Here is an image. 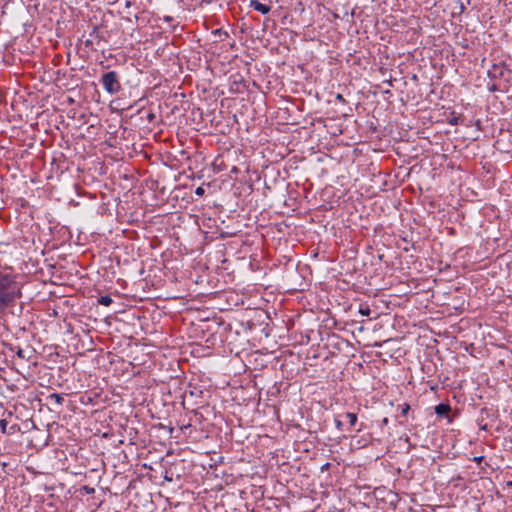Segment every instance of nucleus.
Wrapping results in <instances>:
<instances>
[{"label": "nucleus", "mask_w": 512, "mask_h": 512, "mask_svg": "<svg viewBox=\"0 0 512 512\" xmlns=\"http://www.w3.org/2000/svg\"><path fill=\"white\" fill-rule=\"evenodd\" d=\"M230 91L233 93L243 94L246 91V84L243 81H234L230 87Z\"/></svg>", "instance_id": "6e6552de"}, {"label": "nucleus", "mask_w": 512, "mask_h": 512, "mask_svg": "<svg viewBox=\"0 0 512 512\" xmlns=\"http://www.w3.org/2000/svg\"><path fill=\"white\" fill-rule=\"evenodd\" d=\"M451 407L448 404L440 403L435 406V413L438 416H446L450 412Z\"/></svg>", "instance_id": "1a4fd4ad"}, {"label": "nucleus", "mask_w": 512, "mask_h": 512, "mask_svg": "<svg viewBox=\"0 0 512 512\" xmlns=\"http://www.w3.org/2000/svg\"><path fill=\"white\" fill-rule=\"evenodd\" d=\"M450 123L451 124H457V121H456V119L454 121L451 120Z\"/></svg>", "instance_id": "5701e85b"}, {"label": "nucleus", "mask_w": 512, "mask_h": 512, "mask_svg": "<svg viewBox=\"0 0 512 512\" xmlns=\"http://www.w3.org/2000/svg\"><path fill=\"white\" fill-rule=\"evenodd\" d=\"M213 33H214L215 35H219V36L223 35V36H225V37H228V33H227V32L222 31V29H216L215 31H213Z\"/></svg>", "instance_id": "dca6fc26"}, {"label": "nucleus", "mask_w": 512, "mask_h": 512, "mask_svg": "<svg viewBox=\"0 0 512 512\" xmlns=\"http://www.w3.org/2000/svg\"><path fill=\"white\" fill-rule=\"evenodd\" d=\"M249 6L263 15L268 14L271 10L269 5L263 4L258 0H251Z\"/></svg>", "instance_id": "423d86ee"}, {"label": "nucleus", "mask_w": 512, "mask_h": 512, "mask_svg": "<svg viewBox=\"0 0 512 512\" xmlns=\"http://www.w3.org/2000/svg\"><path fill=\"white\" fill-rule=\"evenodd\" d=\"M101 39L102 36L100 34L99 28L97 26H94L89 34V38L85 40L84 44L86 47L90 49H95L94 44H99Z\"/></svg>", "instance_id": "20e7f679"}, {"label": "nucleus", "mask_w": 512, "mask_h": 512, "mask_svg": "<svg viewBox=\"0 0 512 512\" xmlns=\"http://www.w3.org/2000/svg\"><path fill=\"white\" fill-rule=\"evenodd\" d=\"M21 296V288L16 276L11 272L0 271V306H8Z\"/></svg>", "instance_id": "f257e3e1"}, {"label": "nucleus", "mask_w": 512, "mask_h": 512, "mask_svg": "<svg viewBox=\"0 0 512 512\" xmlns=\"http://www.w3.org/2000/svg\"><path fill=\"white\" fill-rule=\"evenodd\" d=\"M342 416H344L348 420L350 428L355 427V425L357 424V420H358L356 413L346 412Z\"/></svg>", "instance_id": "9d476101"}, {"label": "nucleus", "mask_w": 512, "mask_h": 512, "mask_svg": "<svg viewBox=\"0 0 512 512\" xmlns=\"http://www.w3.org/2000/svg\"><path fill=\"white\" fill-rule=\"evenodd\" d=\"M49 398L51 400H54L56 404L58 405H62L63 404V401H64V398L62 395L58 394V393H52Z\"/></svg>", "instance_id": "f8f14e48"}, {"label": "nucleus", "mask_w": 512, "mask_h": 512, "mask_svg": "<svg viewBox=\"0 0 512 512\" xmlns=\"http://www.w3.org/2000/svg\"><path fill=\"white\" fill-rule=\"evenodd\" d=\"M68 102H69V104H73L74 103V98H68Z\"/></svg>", "instance_id": "4be33fe9"}, {"label": "nucleus", "mask_w": 512, "mask_h": 512, "mask_svg": "<svg viewBox=\"0 0 512 512\" xmlns=\"http://www.w3.org/2000/svg\"><path fill=\"white\" fill-rule=\"evenodd\" d=\"M334 423L338 430H343V423L341 420L335 418Z\"/></svg>", "instance_id": "2eb2a0df"}, {"label": "nucleus", "mask_w": 512, "mask_h": 512, "mask_svg": "<svg viewBox=\"0 0 512 512\" xmlns=\"http://www.w3.org/2000/svg\"><path fill=\"white\" fill-rule=\"evenodd\" d=\"M132 5H133V3H132L131 1H129V0H127V1L125 2V7H126V8H130Z\"/></svg>", "instance_id": "aec40b11"}, {"label": "nucleus", "mask_w": 512, "mask_h": 512, "mask_svg": "<svg viewBox=\"0 0 512 512\" xmlns=\"http://www.w3.org/2000/svg\"><path fill=\"white\" fill-rule=\"evenodd\" d=\"M17 356H18V357H20V358H22V359H25V358H26V357H25V355H24V351H23L22 349H19V350L17 351Z\"/></svg>", "instance_id": "a211bd4d"}, {"label": "nucleus", "mask_w": 512, "mask_h": 512, "mask_svg": "<svg viewBox=\"0 0 512 512\" xmlns=\"http://www.w3.org/2000/svg\"><path fill=\"white\" fill-rule=\"evenodd\" d=\"M123 98H115L109 102L111 112H122L131 107V104L122 103Z\"/></svg>", "instance_id": "39448f33"}, {"label": "nucleus", "mask_w": 512, "mask_h": 512, "mask_svg": "<svg viewBox=\"0 0 512 512\" xmlns=\"http://www.w3.org/2000/svg\"><path fill=\"white\" fill-rule=\"evenodd\" d=\"M482 460H483V456H478V457L474 458V461L477 463H481Z\"/></svg>", "instance_id": "6ab92c4d"}, {"label": "nucleus", "mask_w": 512, "mask_h": 512, "mask_svg": "<svg viewBox=\"0 0 512 512\" xmlns=\"http://www.w3.org/2000/svg\"><path fill=\"white\" fill-rule=\"evenodd\" d=\"M507 72L508 70L505 68L503 64H494L492 68L488 71L489 75L493 78L504 77V74Z\"/></svg>", "instance_id": "0eeeda50"}, {"label": "nucleus", "mask_w": 512, "mask_h": 512, "mask_svg": "<svg viewBox=\"0 0 512 512\" xmlns=\"http://www.w3.org/2000/svg\"><path fill=\"white\" fill-rule=\"evenodd\" d=\"M10 106L11 109L19 116L20 118L29 117L33 112V100L36 98H10Z\"/></svg>", "instance_id": "f03ea898"}, {"label": "nucleus", "mask_w": 512, "mask_h": 512, "mask_svg": "<svg viewBox=\"0 0 512 512\" xmlns=\"http://www.w3.org/2000/svg\"><path fill=\"white\" fill-rule=\"evenodd\" d=\"M100 83L109 94L118 93L121 88L118 75L115 71L104 73L100 79Z\"/></svg>", "instance_id": "7ed1b4c3"}, {"label": "nucleus", "mask_w": 512, "mask_h": 512, "mask_svg": "<svg viewBox=\"0 0 512 512\" xmlns=\"http://www.w3.org/2000/svg\"><path fill=\"white\" fill-rule=\"evenodd\" d=\"M204 193H205V190L203 187H197L195 190V194L198 196H202V195H204Z\"/></svg>", "instance_id": "f3484780"}, {"label": "nucleus", "mask_w": 512, "mask_h": 512, "mask_svg": "<svg viewBox=\"0 0 512 512\" xmlns=\"http://www.w3.org/2000/svg\"><path fill=\"white\" fill-rule=\"evenodd\" d=\"M388 422H389L388 418H386V417H385V418H383V420H382V425H387V424H388Z\"/></svg>", "instance_id": "412c9836"}, {"label": "nucleus", "mask_w": 512, "mask_h": 512, "mask_svg": "<svg viewBox=\"0 0 512 512\" xmlns=\"http://www.w3.org/2000/svg\"><path fill=\"white\" fill-rule=\"evenodd\" d=\"M359 313L363 316H369L371 313V310L368 305H360L359 307Z\"/></svg>", "instance_id": "4468645a"}, {"label": "nucleus", "mask_w": 512, "mask_h": 512, "mask_svg": "<svg viewBox=\"0 0 512 512\" xmlns=\"http://www.w3.org/2000/svg\"><path fill=\"white\" fill-rule=\"evenodd\" d=\"M362 430V427H359L356 431L360 432Z\"/></svg>", "instance_id": "b1692460"}, {"label": "nucleus", "mask_w": 512, "mask_h": 512, "mask_svg": "<svg viewBox=\"0 0 512 512\" xmlns=\"http://www.w3.org/2000/svg\"><path fill=\"white\" fill-rule=\"evenodd\" d=\"M399 409L401 410V416L406 417L410 411V405L408 403H403L399 405Z\"/></svg>", "instance_id": "ddd939ff"}, {"label": "nucleus", "mask_w": 512, "mask_h": 512, "mask_svg": "<svg viewBox=\"0 0 512 512\" xmlns=\"http://www.w3.org/2000/svg\"><path fill=\"white\" fill-rule=\"evenodd\" d=\"M98 304L103 306H110L113 302L112 298L108 295H104L98 298Z\"/></svg>", "instance_id": "9b49d317"}]
</instances>
